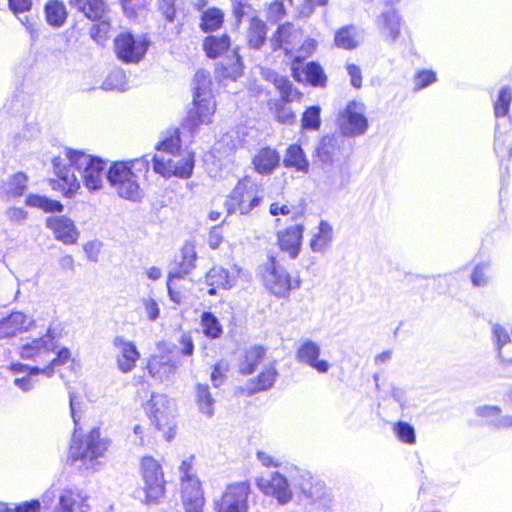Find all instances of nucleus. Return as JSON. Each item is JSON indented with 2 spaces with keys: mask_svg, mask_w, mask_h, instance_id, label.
I'll return each mask as SVG.
<instances>
[{
  "mask_svg": "<svg viewBox=\"0 0 512 512\" xmlns=\"http://www.w3.org/2000/svg\"><path fill=\"white\" fill-rule=\"evenodd\" d=\"M436 81V74L430 70H423L416 74L414 78V89L419 91L426 88Z\"/></svg>",
  "mask_w": 512,
  "mask_h": 512,
  "instance_id": "56",
  "label": "nucleus"
},
{
  "mask_svg": "<svg viewBox=\"0 0 512 512\" xmlns=\"http://www.w3.org/2000/svg\"><path fill=\"white\" fill-rule=\"evenodd\" d=\"M334 42L338 48L352 50L358 47L361 42V37L358 29L354 25H347L341 27L335 33Z\"/></svg>",
  "mask_w": 512,
  "mask_h": 512,
  "instance_id": "33",
  "label": "nucleus"
},
{
  "mask_svg": "<svg viewBox=\"0 0 512 512\" xmlns=\"http://www.w3.org/2000/svg\"><path fill=\"white\" fill-rule=\"evenodd\" d=\"M283 165L304 174L308 173L310 166L303 149L297 144H292L286 149Z\"/></svg>",
  "mask_w": 512,
  "mask_h": 512,
  "instance_id": "31",
  "label": "nucleus"
},
{
  "mask_svg": "<svg viewBox=\"0 0 512 512\" xmlns=\"http://www.w3.org/2000/svg\"><path fill=\"white\" fill-rule=\"evenodd\" d=\"M394 432L402 442L413 444L416 440L414 428L406 422H398L394 426Z\"/></svg>",
  "mask_w": 512,
  "mask_h": 512,
  "instance_id": "51",
  "label": "nucleus"
},
{
  "mask_svg": "<svg viewBox=\"0 0 512 512\" xmlns=\"http://www.w3.org/2000/svg\"><path fill=\"white\" fill-rule=\"evenodd\" d=\"M32 323L31 318L24 313L12 312L8 317L0 320V339L13 337L18 332L28 330Z\"/></svg>",
  "mask_w": 512,
  "mask_h": 512,
  "instance_id": "26",
  "label": "nucleus"
},
{
  "mask_svg": "<svg viewBox=\"0 0 512 512\" xmlns=\"http://www.w3.org/2000/svg\"><path fill=\"white\" fill-rule=\"evenodd\" d=\"M107 181L119 197L123 199L138 201L143 196L138 179L129 170L124 161L111 163L107 169Z\"/></svg>",
  "mask_w": 512,
  "mask_h": 512,
  "instance_id": "4",
  "label": "nucleus"
},
{
  "mask_svg": "<svg viewBox=\"0 0 512 512\" xmlns=\"http://www.w3.org/2000/svg\"><path fill=\"white\" fill-rule=\"evenodd\" d=\"M297 486L307 503L322 512L330 511L332 495L322 481L306 472L301 474Z\"/></svg>",
  "mask_w": 512,
  "mask_h": 512,
  "instance_id": "7",
  "label": "nucleus"
},
{
  "mask_svg": "<svg viewBox=\"0 0 512 512\" xmlns=\"http://www.w3.org/2000/svg\"><path fill=\"white\" fill-rule=\"evenodd\" d=\"M157 150L175 156L180 150V136L177 129L168 131L163 139L157 144Z\"/></svg>",
  "mask_w": 512,
  "mask_h": 512,
  "instance_id": "46",
  "label": "nucleus"
},
{
  "mask_svg": "<svg viewBox=\"0 0 512 512\" xmlns=\"http://www.w3.org/2000/svg\"><path fill=\"white\" fill-rule=\"evenodd\" d=\"M320 346L311 341H304L297 350L296 358L298 361L309 365L319 373H326L330 369V364L326 360H319Z\"/></svg>",
  "mask_w": 512,
  "mask_h": 512,
  "instance_id": "22",
  "label": "nucleus"
},
{
  "mask_svg": "<svg viewBox=\"0 0 512 512\" xmlns=\"http://www.w3.org/2000/svg\"><path fill=\"white\" fill-rule=\"evenodd\" d=\"M263 283L265 288L278 298H288L291 290L300 287V280H292L288 271L282 267L274 257L269 258L263 271Z\"/></svg>",
  "mask_w": 512,
  "mask_h": 512,
  "instance_id": "5",
  "label": "nucleus"
},
{
  "mask_svg": "<svg viewBox=\"0 0 512 512\" xmlns=\"http://www.w3.org/2000/svg\"><path fill=\"white\" fill-rule=\"evenodd\" d=\"M144 312L150 321L158 319L160 314V308L157 301L151 297H144L141 300Z\"/></svg>",
  "mask_w": 512,
  "mask_h": 512,
  "instance_id": "58",
  "label": "nucleus"
},
{
  "mask_svg": "<svg viewBox=\"0 0 512 512\" xmlns=\"http://www.w3.org/2000/svg\"><path fill=\"white\" fill-rule=\"evenodd\" d=\"M332 237V227L328 222L322 220L319 224L318 232L310 241L311 249L314 252H323L330 245Z\"/></svg>",
  "mask_w": 512,
  "mask_h": 512,
  "instance_id": "39",
  "label": "nucleus"
},
{
  "mask_svg": "<svg viewBox=\"0 0 512 512\" xmlns=\"http://www.w3.org/2000/svg\"><path fill=\"white\" fill-rule=\"evenodd\" d=\"M180 366V361L170 352L151 355L146 369L149 375L158 382L169 381Z\"/></svg>",
  "mask_w": 512,
  "mask_h": 512,
  "instance_id": "15",
  "label": "nucleus"
},
{
  "mask_svg": "<svg viewBox=\"0 0 512 512\" xmlns=\"http://www.w3.org/2000/svg\"><path fill=\"white\" fill-rule=\"evenodd\" d=\"M274 113L277 120L281 123H292L294 120L293 111L284 102L279 101L274 104Z\"/></svg>",
  "mask_w": 512,
  "mask_h": 512,
  "instance_id": "55",
  "label": "nucleus"
},
{
  "mask_svg": "<svg viewBox=\"0 0 512 512\" xmlns=\"http://www.w3.org/2000/svg\"><path fill=\"white\" fill-rule=\"evenodd\" d=\"M320 107L311 106L302 115L301 126L306 130H318L321 124Z\"/></svg>",
  "mask_w": 512,
  "mask_h": 512,
  "instance_id": "49",
  "label": "nucleus"
},
{
  "mask_svg": "<svg viewBox=\"0 0 512 512\" xmlns=\"http://www.w3.org/2000/svg\"><path fill=\"white\" fill-rule=\"evenodd\" d=\"M182 501L185 512H202L205 500L198 478L182 482Z\"/></svg>",
  "mask_w": 512,
  "mask_h": 512,
  "instance_id": "21",
  "label": "nucleus"
},
{
  "mask_svg": "<svg viewBox=\"0 0 512 512\" xmlns=\"http://www.w3.org/2000/svg\"><path fill=\"white\" fill-rule=\"evenodd\" d=\"M181 258L182 260L179 263V270L176 272H170V279L183 278L195 268L197 254L192 243L187 242L184 244L181 250Z\"/></svg>",
  "mask_w": 512,
  "mask_h": 512,
  "instance_id": "35",
  "label": "nucleus"
},
{
  "mask_svg": "<svg viewBox=\"0 0 512 512\" xmlns=\"http://www.w3.org/2000/svg\"><path fill=\"white\" fill-rule=\"evenodd\" d=\"M147 411L152 423L158 430H171L175 412V402L164 394H152L147 403Z\"/></svg>",
  "mask_w": 512,
  "mask_h": 512,
  "instance_id": "12",
  "label": "nucleus"
},
{
  "mask_svg": "<svg viewBox=\"0 0 512 512\" xmlns=\"http://www.w3.org/2000/svg\"><path fill=\"white\" fill-rule=\"evenodd\" d=\"M200 323L206 337L210 339H218L221 337L223 328L218 318L213 313L203 312Z\"/></svg>",
  "mask_w": 512,
  "mask_h": 512,
  "instance_id": "43",
  "label": "nucleus"
},
{
  "mask_svg": "<svg viewBox=\"0 0 512 512\" xmlns=\"http://www.w3.org/2000/svg\"><path fill=\"white\" fill-rule=\"evenodd\" d=\"M490 264L487 262L480 263L476 265L474 268L471 281L474 286H485L489 282V277L487 275V270L489 269Z\"/></svg>",
  "mask_w": 512,
  "mask_h": 512,
  "instance_id": "52",
  "label": "nucleus"
},
{
  "mask_svg": "<svg viewBox=\"0 0 512 512\" xmlns=\"http://www.w3.org/2000/svg\"><path fill=\"white\" fill-rule=\"evenodd\" d=\"M494 151L501 161L512 156V132L502 133L498 124L495 128Z\"/></svg>",
  "mask_w": 512,
  "mask_h": 512,
  "instance_id": "40",
  "label": "nucleus"
},
{
  "mask_svg": "<svg viewBox=\"0 0 512 512\" xmlns=\"http://www.w3.org/2000/svg\"><path fill=\"white\" fill-rule=\"evenodd\" d=\"M234 61L229 66L224 64L226 75L233 79H237L242 74V64L239 55L233 51Z\"/></svg>",
  "mask_w": 512,
  "mask_h": 512,
  "instance_id": "61",
  "label": "nucleus"
},
{
  "mask_svg": "<svg viewBox=\"0 0 512 512\" xmlns=\"http://www.w3.org/2000/svg\"><path fill=\"white\" fill-rule=\"evenodd\" d=\"M140 472L144 482L145 502L157 503L165 493L164 473L161 465L152 457H143L140 463Z\"/></svg>",
  "mask_w": 512,
  "mask_h": 512,
  "instance_id": "6",
  "label": "nucleus"
},
{
  "mask_svg": "<svg viewBox=\"0 0 512 512\" xmlns=\"http://www.w3.org/2000/svg\"><path fill=\"white\" fill-rule=\"evenodd\" d=\"M266 350L264 347L255 345L245 351L243 359L239 364V371L243 375L252 374L262 362Z\"/></svg>",
  "mask_w": 512,
  "mask_h": 512,
  "instance_id": "34",
  "label": "nucleus"
},
{
  "mask_svg": "<svg viewBox=\"0 0 512 512\" xmlns=\"http://www.w3.org/2000/svg\"><path fill=\"white\" fill-rule=\"evenodd\" d=\"M196 402L199 411L207 417H212L214 414L215 400L210 392L207 384H197L196 386Z\"/></svg>",
  "mask_w": 512,
  "mask_h": 512,
  "instance_id": "41",
  "label": "nucleus"
},
{
  "mask_svg": "<svg viewBox=\"0 0 512 512\" xmlns=\"http://www.w3.org/2000/svg\"><path fill=\"white\" fill-rule=\"evenodd\" d=\"M303 236V226L296 224L278 232L280 249L287 252L294 259L298 256Z\"/></svg>",
  "mask_w": 512,
  "mask_h": 512,
  "instance_id": "24",
  "label": "nucleus"
},
{
  "mask_svg": "<svg viewBox=\"0 0 512 512\" xmlns=\"http://www.w3.org/2000/svg\"><path fill=\"white\" fill-rule=\"evenodd\" d=\"M54 172L63 182V193L73 197L83 185L91 192L103 187L107 178L106 162L100 157L81 150L66 149L65 158L55 157L52 161Z\"/></svg>",
  "mask_w": 512,
  "mask_h": 512,
  "instance_id": "1",
  "label": "nucleus"
},
{
  "mask_svg": "<svg viewBox=\"0 0 512 512\" xmlns=\"http://www.w3.org/2000/svg\"><path fill=\"white\" fill-rule=\"evenodd\" d=\"M113 346L117 351L115 356L117 368L122 373L131 372L140 358L136 345L123 336H116L113 339Z\"/></svg>",
  "mask_w": 512,
  "mask_h": 512,
  "instance_id": "16",
  "label": "nucleus"
},
{
  "mask_svg": "<svg viewBox=\"0 0 512 512\" xmlns=\"http://www.w3.org/2000/svg\"><path fill=\"white\" fill-rule=\"evenodd\" d=\"M46 227L54 237L66 245L75 244L79 238V231L74 222L66 216H51L46 219Z\"/></svg>",
  "mask_w": 512,
  "mask_h": 512,
  "instance_id": "20",
  "label": "nucleus"
},
{
  "mask_svg": "<svg viewBox=\"0 0 512 512\" xmlns=\"http://www.w3.org/2000/svg\"><path fill=\"white\" fill-rule=\"evenodd\" d=\"M45 15L50 25L60 27L67 18L66 7L64 3L59 0H49L45 5Z\"/></svg>",
  "mask_w": 512,
  "mask_h": 512,
  "instance_id": "38",
  "label": "nucleus"
},
{
  "mask_svg": "<svg viewBox=\"0 0 512 512\" xmlns=\"http://www.w3.org/2000/svg\"><path fill=\"white\" fill-rule=\"evenodd\" d=\"M69 5L92 21L105 16L106 5L103 0H69Z\"/></svg>",
  "mask_w": 512,
  "mask_h": 512,
  "instance_id": "30",
  "label": "nucleus"
},
{
  "mask_svg": "<svg viewBox=\"0 0 512 512\" xmlns=\"http://www.w3.org/2000/svg\"><path fill=\"white\" fill-rule=\"evenodd\" d=\"M7 219L15 224H22L28 217V213L21 207H9L5 210Z\"/></svg>",
  "mask_w": 512,
  "mask_h": 512,
  "instance_id": "60",
  "label": "nucleus"
},
{
  "mask_svg": "<svg viewBox=\"0 0 512 512\" xmlns=\"http://www.w3.org/2000/svg\"><path fill=\"white\" fill-rule=\"evenodd\" d=\"M346 70L350 76L351 85L354 88L359 89L362 86V74L360 67L353 63H347Z\"/></svg>",
  "mask_w": 512,
  "mask_h": 512,
  "instance_id": "62",
  "label": "nucleus"
},
{
  "mask_svg": "<svg viewBox=\"0 0 512 512\" xmlns=\"http://www.w3.org/2000/svg\"><path fill=\"white\" fill-rule=\"evenodd\" d=\"M28 177L23 172H18L7 177L0 186V196L10 200L20 197L27 188Z\"/></svg>",
  "mask_w": 512,
  "mask_h": 512,
  "instance_id": "28",
  "label": "nucleus"
},
{
  "mask_svg": "<svg viewBox=\"0 0 512 512\" xmlns=\"http://www.w3.org/2000/svg\"><path fill=\"white\" fill-rule=\"evenodd\" d=\"M85 498L81 493L65 489L59 496V512H85L83 510Z\"/></svg>",
  "mask_w": 512,
  "mask_h": 512,
  "instance_id": "36",
  "label": "nucleus"
},
{
  "mask_svg": "<svg viewBox=\"0 0 512 512\" xmlns=\"http://www.w3.org/2000/svg\"><path fill=\"white\" fill-rule=\"evenodd\" d=\"M151 162L153 163V157H150L149 155H145L141 158H136L129 161H124L129 170L136 176L138 180L140 177L145 176V174L148 172Z\"/></svg>",
  "mask_w": 512,
  "mask_h": 512,
  "instance_id": "50",
  "label": "nucleus"
},
{
  "mask_svg": "<svg viewBox=\"0 0 512 512\" xmlns=\"http://www.w3.org/2000/svg\"><path fill=\"white\" fill-rule=\"evenodd\" d=\"M257 486L264 494L276 498L280 504H286L292 498V492L286 478L277 472L270 474L268 477L259 478Z\"/></svg>",
  "mask_w": 512,
  "mask_h": 512,
  "instance_id": "18",
  "label": "nucleus"
},
{
  "mask_svg": "<svg viewBox=\"0 0 512 512\" xmlns=\"http://www.w3.org/2000/svg\"><path fill=\"white\" fill-rule=\"evenodd\" d=\"M227 371V366L224 363H217L213 371L211 373V381L214 387H219L223 384L225 379V372Z\"/></svg>",
  "mask_w": 512,
  "mask_h": 512,
  "instance_id": "63",
  "label": "nucleus"
},
{
  "mask_svg": "<svg viewBox=\"0 0 512 512\" xmlns=\"http://www.w3.org/2000/svg\"><path fill=\"white\" fill-rule=\"evenodd\" d=\"M210 78L209 73L205 70H199L195 73L194 76V95L198 94V92H211L209 89L210 86Z\"/></svg>",
  "mask_w": 512,
  "mask_h": 512,
  "instance_id": "54",
  "label": "nucleus"
},
{
  "mask_svg": "<svg viewBox=\"0 0 512 512\" xmlns=\"http://www.w3.org/2000/svg\"><path fill=\"white\" fill-rule=\"evenodd\" d=\"M39 373H42L47 377H51L54 371L51 367H44L41 369L35 366L29 368V372L24 377L16 378L14 380V384L24 392L30 391L35 385L34 376L38 375Z\"/></svg>",
  "mask_w": 512,
  "mask_h": 512,
  "instance_id": "45",
  "label": "nucleus"
},
{
  "mask_svg": "<svg viewBox=\"0 0 512 512\" xmlns=\"http://www.w3.org/2000/svg\"><path fill=\"white\" fill-rule=\"evenodd\" d=\"M25 203L27 206L39 208L45 212H61L63 210V205L59 201L36 194L28 195Z\"/></svg>",
  "mask_w": 512,
  "mask_h": 512,
  "instance_id": "42",
  "label": "nucleus"
},
{
  "mask_svg": "<svg viewBox=\"0 0 512 512\" xmlns=\"http://www.w3.org/2000/svg\"><path fill=\"white\" fill-rule=\"evenodd\" d=\"M8 2L9 8L16 16L29 11L32 6V0H8Z\"/></svg>",
  "mask_w": 512,
  "mask_h": 512,
  "instance_id": "64",
  "label": "nucleus"
},
{
  "mask_svg": "<svg viewBox=\"0 0 512 512\" xmlns=\"http://www.w3.org/2000/svg\"><path fill=\"white\" fill-rule=\"evenodd\" d=\"M108 446L109 442L101 438L99 428H93L81 438L75 432L69 448V459L72 462L80 460L86 466L93 468L94 462L104 456Z\"/></svg>",
  "mask_w": 512,
  "mask_h": 512,
  "instance_id": "2",
  "label": "nucleus"
},
{
  "mask_svg": "<svg viewBox=\"0 0 512 512\" xmlns=\"http://www.w3.org/2000/svg\"><path fill=\"white\" fill-rule=\"evenodd\" d=\"M262 200L261 187L246 176L239 180L231 191L226 201V207L230 214L239 212L241 215H248L261 204Z\"/></svg>",
  "mask_w": 512,
  "mask_h": 512,
  "instance_id": "3",
  "label": "nucleus"
},
{
  "mask_svg": "<svg viewBox=\"0 0 512 512\" xmlns=\"http://www.w3.org/2000/svg\"><path fill=\"white\" fill-rule=\"evenodd\" d=\"M194 107L189 110L187 124L191 130L209 124L215 113L216 104L211 92H198L193 96Z\"/></svg>",
  "mask_w": 512,
  "mask_h": 512,
  "instance_id": "14",
  "label": "nucleus"
},
{
  "mask_svg": "<svg viewBox=\"0 0 512 512\" xmlns=\"http://www.w3.org/2000/svg\"><path fill=\"white\" fill-rule=\"evenodd\" d=\"M376 26L388 43H395L401 34L402 17L394 8L382 11L375 20Z\"/></svg>",
  "mask_w": 512,
  "mask_h": 512,
  "instance_id": "19",
  "label": "nucleus"
},
{
  "mask_svg": "<svg viewBox=\"0 0 512 512\" xmlns=\"http://www.w3.org/2000/svg\"><path fill=\"white\" fill-rule=\"evenodd\" d=\"M267 39V25L258 17H252L246 32V40L250 49L259 50Z\"/></svg>",
  "mask_w": 512,
  "mask_h": 512,
  "instance_id": "29",
  "label": "nucleus"
},
{
  "mask_svg": "<svg viewBox=\"0 0 512 512\" xmlns=\"http://www.w3.org/2000/svg\"><path fill=\"white\" fill-rule=\"evenodd\" d=\"M124 75L122 72L117 71L111 73L102 83L104 90H122L124 86Z\"/></svg>",
  "mask_w": 512,
  "mask_h": 512,
  "instance_id": "57",
  "label": "nucleus"
},
{
  "mask_svg": "<svg viewBox=\"0 0 512 512\" xmlns=\"http://www.w3.org/2000/svg\"><path fill=\"white\" fill-rule=\"evenodd\" d=\"M273 82L276 88L281 92L283 100L287 101L291 94L292 84L291 82L282 76L273 74Z\"/></svg>",
  "mask_w": 512,
  "mask_h": 512,
  "instance_id": "59",
  "label": "nucleus"
},
{
  "mask_svg": "<svg viewBox=\"0 0 512 512\" xmlns=\"http://www.w3.org/2000/svg\"><path fill=\"white\" fill-rule=\"evenodd\" d=\"M344 140L342 136L326 135L324 136L317 148L314 156L323 164L331 166L336 156L340 153Z\"/></svg>",
  "mask_w": 512,
  "mask_h": 512,
  "instance_id": "23",
  "label": "nucleus"
},
{
  "mask_svg": "<svg viewBox=\"0 0 512 512\" xmlns=\"http://www.w3.org/2000/svg\"><path fill=\"white\" fill-rule=\"evenodd\" d=\"M475 413L481 418L487 419L488 423L493 426L492 420L502 418L501 408L499 406L483 405L476 408Z\"/></svg>",
  "mask_w": 512,
  "mask_h": 512,
  "instance_id": "53",
  "label": "nucleus"
},
{
  "mask_svg": "<svg viewBox=\"0 0 512 512\" xmlns=\"http://www.w3.org/2000/svg\"><path fill=\"white\" fill-rule=\"evenodd\" d=\"M366 107L362 102L350 101L338 118L339 128L343 136L356 137L363 135L368 129L365 117Z\"/></svg>",
  "mask_w": 512,
  "mask_h": 512,
  "instance_id": "9",
  "label": "nucleus"
},
{
  "mask_svg": "<svg viewBox=\"0 0 512 512\" xmlns=\"http://www.w3.org/2000/svg\"><path fill=\"white\" fill-rule=\"evenodd\" d=\"M302 32L291 23H285L278 26L275 33L269 39V45L272 52L283 50L287 56L297 50L302 42Z\"/></svg>",
  "mask_w": 512,
  "mask_h": 512,
  "instance_id": "13",
  "label": "nucleus"
},
{
  "mask_svg": "<svg viewBox=\"0 0 512 512\" xmlns=\"http://www.w3.org/2000/svg\"><path fill=\"white\" fill-rule=\"evenodd\" d=\"M306 80L313 86H325L327 77L322 67L315 62H310L304 69Z\"/></svg>",
  "mask_w": 512,
  "mask_h": 512,
  "instance_id": "48",
  "label": "nucleus"
},
{
  "mask_svg": "<svg viewBox=\"0 0 512 512\" xmlns=\"http://www.w3.org/2000/svg\"><path fill=\"white\" fill-rule=\"evenodd\" d=\"M223 23V13L217 8H210L205 11L201 18L200 27L204 32L214 31Z\"/></svg>",
  "mask_w": 512,
  "mask_h": 512,
  "instance_id": "47",
  "label": "nucleus"
},
{
  "mask_svg": "<svg viewBox=\"0 0 512 512\" xmlns=\"http://www.w3.org/2000/svg\"><path fill=\"white\" fill-rule=\"evenodd\" d=\"M252 164L257 173L270 175L280 165V155L276 149L264 147L255 153Z\"/></svg>",
  "mask_w": 512,
  "mask_h": 512,
  "instance_id": "25",
  "label": "nucleus"
},
{
  "mask_svg": "<svg viewBox=\"0 0 512 512\" xmlns=\"http://www.w3.org/2000/svg\"><path fill=\"white\" fill-rule=\"evenodd\" d=\"M240 270L235 266L233 271L216 266L209 270L206 275V282L209 286H216L222 289H230L236 285Z\"/></svg>",
  "mask_w": 512,
  "mask_h": 512,
  "instance_id": "27",
  "label": "nucleus"
},
{
  "mask_svg": "<svg viewBox=\"0 0 512 512\" xmlns=\"http://www.w3.org/2000/svg\"><path fill=\"white\" fill-rule=\"evenodd\" d=\"M230 47V38L227 35L208 36L203 42V49L209 58H217Z\"/></svg>",
  "mask_w": 512,
  "mask_h": 512,
  "instance_id": "37",
  "label": "nucleus"
},
{
  "mask_svg": "<svg viewBox=\"0 0 512 512\" xmlns=\"http://www.w3.org/2000/svg\"><path fill=\"white\" fill-rule=\"evenodd\" d=\"M148 45L144 38H135L130 33H122L114 40L116 55L125 63L139 62L146 54Z\"/></svg>",
  "mask_w": 512,
  "mask_h": 512,
  "instance_id": "11",
  "label": "nucleus"
},
{
  "mask_svg": "<svg viewBox=\"0 0 512 512\" xmlns=\"http://www.w3.org/2000/svg\"><path fill=\"white\" fill-rule=\"evenodd\" d=\"M278 372L274 365L270 364L264 367L262 372L247 383V389L250 394L265 391L274 385Z\"/></svg>",
  "mask_w": 512,
  "mask_h": 512,
  "instance_id": "32",
  "label": "nucleus"
},
{
  "mask_svg": "<svg viewBox=\"0 0 512 512\" xmlns=\"http://www.w3.org/2000/svg\"><path fill=\"white\" fill-rule=\"evenodd\" d=\"M512 102V89L510 86H503L494 101V115L496 118L505 117L509 114Z\"/></svg>",
  "mask_w": 512,
  "mask_h": 512,
  "instance_id": "44",
  "label": "nucleus"
},
{
  "mask_svg": "<svg viewBox=\"0 0 512 512\" xmlns=\"http://www.w3.org/2000/svg\"><path fill=\"white\" fill-rule=\"evenodd\" d=\"M55 338V333L49 328L45 336L34 339L21 347V357L40 362L48 361L47 356L56 348Z\"/></svg>",
  "mask_w": 512,
  "mask_h": 512,
  "instance_id": "17",
  "label": "nucleus"
},
{
  "mask_svg": "<svg viewBox=\"0 0 512 512\" xmlns=\"http://www.w3.org/2000/svg\"><path fill=\"white\" fill-rule=\"evenodd\" d=\"M250 484L246 481L230 484L222 496L214 501L216 512H248Z\"/></svg>",
  "mask_w": 512,
  "mask_h": 512,
  "instance_id": "8",
  "label": "nucleus"
},
{
  "mask_svg": "<svg viewBox=\"0 0 512 512\" xmlns=\"http://www.w3.org/2000/svg\"><path fill=\"white\" fill-rule=\"evenodd\" d=\"M194 168V155L186 152L181 158L179 156L166 157L164 155L153 156V170L163 177L172 175L188 178Z\"/></svg>",
  "mask_w": 512,
  "mask_h": 512,
  "instance_id": "10",
  "label": "nucleus"
}]
</instances>
